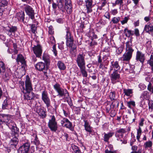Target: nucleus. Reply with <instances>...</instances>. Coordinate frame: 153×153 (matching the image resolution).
Returning <instances> with one entry per match:
<instances>
[{"instance_id":"nucleus-9","label":"nucleus","mask_w":153,"mask_h":153,"mask_svg":"<svg viewBox=\"0 0 153 153\" xmlns=\"http://www.w3.org/2000/svg\"><path fill=\"white\" fill-rule=\"evenodd\" d=\"M25 84V91L30 92L33 90L32 82L28 75H27L26 76Z\"/></svg>"},{"instance_id":"nucleus-47","label":"nucleus","mask_w":153,"mask_h":153,"mask_svg":"<svg viewBox=\"0 0 153 153\" xmlns=\"http://www.w3.org/2000/svg\"><path fill=\"white\" fill-rule=\"evenodd\" d=\"M107 0H102L100 6H98L97 9L101 10L102 9V7L105 6L107 3Z\"/></svg>"},{"instance_id":"nucleus-11","label":"nucleus","mask_w":153,"mask_h":153,"mask_svg":"<svg viewBox=\"0 0 153 153\" xmlns=\"http://www.w3.org/2000/svg\"><path fill=\"white\" fill-rule=\"evenodd\" d=\"M2 76V79L5 81L6 82L9 80L10 78L11 75V70L9 68H7L5 71L0 73Z\"/></svg>"},{"instance_id":"nucleus-7","label":"nucleus","mask_w":153,"mask_h":153,"mask_svg":"<svg viewBox=\"0 0 153 153\" xmlns=\"http://www.w3.org/2000/svg\"><path fill=\"white\" fill-rule=\"evenodd\" d=\"M110 77L111 83L113 84L119 82L121 79L120 74L117 70L114 71L110 75Z\"/></svg>"},{"instance_id":"nucleus-40","label":"nucleus","mask_w":153,"mask_h":153,"mask_svg":"<svg viewBox=\"0 0 153 153\" xmlns=\"http://www.w3.org/2000/svg\"><path fill=\"white\" fill-rule=\"evenodd\" d=\"M7 68L4 63L2 61H0V73L5 71Z\"/></svg>"},{"instance_id":"nucleus-55","label":"nucleus","mask_w":153,"mask_h":153,"mask_svg":"<svg viewBox=\"0 0 153 153\" xmlns=\"http://www.w3.org/2000/svg\"><path fill=\"white\" fill-rule=\"evenodd\" d=\"M30 26L31 27V30L32 32L34 33L36 31V25L35 24L33 25H30Z\"/></svg>"},{"instance_id":"nucleus-52","label":"nucleus","mask_w":153,"mask_h":153,"mask_svg":"<svg viewBox=\"0 0 153 153\" xmlns=\"http://www.w3.org/2000/svg\"><path fill=\"white\" fill-rule=\"evenodd\" d=\"M49 42L50 43H51L53 45H55L56 41L53 36H51L50 37Z\"/></svg>"},{"instance_id":"nucleus-25","label":"nucleus","mask_w":153,"mask_h":153,"mask_svg":"<svg viewBox=\"0 0 153 153\" xmlns=\"http://www.w3.org/2000/svg\"><path fill=\"white\" fill-rule=\"evenodd\" d=\"M36 112L42 118H45L47 116V112L45 110L39 107L36 109Z\"/></svg>"},{"instance_id":"nucleus-2","label":"nucleus","mask_w":153,"mask_h":153,"mask_svg":"<svg viewBox=\"0 0 153 153\" xmlns=\"http://www.w3.org/2000/svg\"><path fill=\"white\" fill-rule=\"evenodd\" d=\"M66 34L65 39H66V45L67 47L70 48V53L73 56L75 54L76 51V46L74 43V39L71 36L68 28H66Z\"/></svg>"},{"instance_id":"nucleus-42","label":"nucleus","mask_w":153,"mask_h":153,"mask_svg":"<svg viewBox=\"0 0 153 153\" xmlns=\"http://www.w3.org/2000/svg\"><path fill=\"white\" fill-rule=\"evenodd\" d=\"M72 148L74 153H80L81 151L77 146L74 145H72Z\"/></svg>"},{"instance_id":"nucleus-24","label":"nucleus","mask_w":153,"mask_h":153,"mask_svg":"<svg viewBox=\"0 0 153 153\" xmlns=\"http://www.w3.org/2000/svg\"><path fill=\"white\" fill-rule=\"evenodd\" d=\"M25 13L24 11H21L18 13L16 14V18L18 19L19 21H22L23 22L27 23L28 22V20L26 19V21H24L25 19Z\"/></svg>"},{"instance_id":"nucleus-46","label":"nucleus","mask_w":153,"mask_h":153,"mask_svg":"<svg viewBox=\"0 0 153 153\" xmlns=\"http://www.w3.org/2000/svg\"><path fill=\"white\" fill-rule=\"evenodd\" d=\"M142 133V130L141 128L139 127V128L137 130V139L138 141H139L140 136Z\"/></svg>"},{"instance_id":"nucleus-26","label":"nucleus","mask_w":153,"mask_h":153,"mask_svg":"<svg viewBox=\"0 0 153 153\" xmlns=\"http://www.w3.org/2000/svg\"><path fill=\"white\" fill-rule=\"evenodd\" d=\"M18 137V136L12 135L13 137L11 139L10 144L11 146H14V147H13V148L14 147L15 148H16L19 142V140L17 137Z\"/></svg>"},{"instance_id":"nucleus-5","label":"nucleus","mask_w":153,"mask_h":153,"mask_svg":"<svg viewBox=\"0 0 153 153\" xmlns=\"http://www.w3.org/2000/svg\"><path fill=\"white\" fill-rule=\"evenodd\" d=\"M51 119L49 120L48 126L51 130L53 131L56 132L57 130V123L54 115L51 116Z\"/></svg>"},{"instance_id":"nucleus-54","label":"nucleus","mask_w":153,"mask_h":153,"mask_svg":"<svg viewBox=\"0 0 153 153\" xmlns=\"http://www.w3.org/2000/svg\"><path fill=\"white\" fill-rule=\"evenodd\" d=\"M116 132H117V133H120L123 135V134L126 132V131L125 128H121L118 129Z\"/></svg>"},{"instance_id":"nucleus-1","label":"nucleus","mask_w":153,"mask_h":153,"mask_svg":"<svg viewBox=\"0 0 153 153\" xmlns=\"http://www.w3.org/2000/svg\"><path fill=\"white\" fill-rule=\"evenodd\" d=\"M12 117L11 115L8 114H0V126L2 128L3 125H6L9 128H11L12 135L19 136V128L12 120Z\"/></svg>"},{"instance_id":"nucleus-18","label":"nucleus","mask_w":153,"mask_h":153,"mask_svg":"<svg viewBox=\"0 0 153 153\" xmlns=\"http://www.w3.org/2000/svg\"><path fill=\"white\" fill-rule=\"evenodd\" d=\"M30 147L29 143H24L19 148V153H28Z\"/></svg>"},{"instance_id":"nucleus-19","label":"nucleus","mask_w":153,"mask_h":153,"mask_svg":"<svg viewBox=\"0 0 153 153\" xmlns=\"http://www.w3.org/2000/svg\"><path fill=\"white\" fill-rule=\"evenodd\" d=\"M65 8L68 14H70L72 11V7L71 0H65Z\"/></svg>"},{"instance_id":"nucleus-6","label":"nucleus","mask_w":153,"mask_h":153,"mask_svg":"<svg viewBox=\"0 0 153 153\" xmlns=\"http://www.w3.org/2000/svg\"><path fill=\"white\" fill-rule=\"evenodd\" d=\"M85 55L83 53H80L78 54L76 59V61L79 67L85 66Z\"/></svg>"},{"instance_id":"nucleus-36","label":"nucleus","mask_w":153,"mask_h":153,"mask_svg":"<svg viewBox=\"0 0 153 153\" xmlns=\"http://www.w3.org/2000/svg\"><path fill=\"white\" fill-rule=\"evenodd\" d=\"M42 59L44 61L46 65H49L50 63V57L46 54H44L42 56Z\"/></svg>"},{"instance_id":"nucleus-14","label":"nucleus","mask_w":153,"mask_h":153,"mask_svg":"<svg viewBox=\"0 0 153 153\" xmlns=\"http://www.w3.org/2000/svg\"><path fill=\"white\" fill-rule=\"evenodd\" d=\"M4 30L7 35L10 36L12 35V33L15 34L17 30V28L15 26H8L4 28Z\"/></svg>"},{"instance_id":"nucleus-58","label":"nucleus","mask_w":153,"mask_h":153,"mask_svg":"<svg viewBox=\"0 0 153 153\" xmlns=\"http://www.w3.org/2000/svg\"><path fill=\"white\" fill-rule=\"evenodd\" d=\"M49 33L50 34H53L54 33L53 29V27L51 25L49 27Z\"/></svg>"},{"instance_id":"nucleus-28","label":"nucleus","mask_w":153,"mask_h":153,"mask_svg":"<svg viewBox=\"0 0 153 153\" xmlns=\"http://www.w3.org/2000/svg\"><path fill=\"white\" fill-rule=\"evenodd\" d=\"M132 39H131L129 41L126 43V51H134V50L132 48Z\"/></svg>"},{"instance_id":"nucleus-15","label":"nucleus","mask_w":153,"mask_h":153,"mask_svg":"<svg viewBox=\"0 0 153 153\" xmlns=\"http://www.w3.org/2000/svg\"><path fill=\"white\" fill-rule=\"evenodd\" d=\"M94 0H85V6L86 7V13L89 14L92 12V7L94 5L93 4L94 3Z\"/></svg>"},{"instance_id":"nucleus-23","label":"nucleus","mask_w":153,"mask_h":153,"mask_svg":"<svg viewBox=\"0 0 153 153\" xmlns=\"http://www.w3.org/2000/svg\"><path fill=\"white\" fill-rule=\"evenodd\" d=\"M103 56L102 57L103 62L106 64H108V61L107 60L110 56V53L109 51L106 49H104L103 51Z\"/></svg>"},{"instance_id":"nucleus-59","label":"nucleus","mask_w":153,"mask_h":153,"mask_svg":"<svg viewBox=\"0 0 153 153\" xmlns=\"http://www.w3.org/2000/svg\"><path fill=\"white\" fill-rule=\"evenodd\" d=\"M97 63L98 64H99V63H104L102 61V58H101V57L100 55L97 56Z\"/></svg>"},{"instance_id":"nucleus-53","label":"nucleus","mask_w":153,"mask_h":153,"mask_svg":"<svg viewBox=\"0 0 153 153\" xmlns=\"http://www.w3.org/2000/svg\"><path fill=\"white\" fill-rule=\"evenodd\" d=\"M123 50V48L122 47H119L116 50V54L118 55L120 54Z\"/></svg>"},{"instance_id":"nucleus-10","label":"nucleus","mask_w":153,"mask_h":153,"mask_svg":"<svg viewBox=\"0 0 153 153\" xmlns=\"http://www.w3.org/2000/svg\"><path fill=\"white\" fill-rule=\"evenodd\" d=\"M61 124L62 126L65 127L71 131L74 129L72 123L67 118H63L61 121Z\"/></svg>"},{"instance_id":"nucleus-30","label":"nucleus","mask_w":153,"mask_h":153,"mask_svg":"<svg viewBox=\"0 0 153 153\" xmlns=\"http://www.w3.org/2000/svg\"><path fill=\"white\" fill-rule=\"evenodd\" d=\"M111 64L113 68H114V71L117 70V71H118L120 70V66L118 61H112L111 62Z\"/></svg>"},{"instance_id":"nucleus-16","label":"nucleus","mask_w":153,"mask_h":153,"mask_svg":"<svg viewBox=\"0 0 153 153\" xmlns=\"http://www.w3.org/2000/svg\"><path fill=\"white\" fill-rule=\"evenodd\" d=\"M33 50L36 57L41 58L42 53V49L41 46L40 45L34 46L33 47Z\"/></svg>"},{"instance_id":"nucleus-60","label":"nucleus","mask_w":153,"mask_h":153,"mask_svg":"<svg viewBox=\"0 0 153 153\" xmlns=\"http://www.w3.org/2000/svg\"><path fill=\"white\" fill-rule=\"evenodd\" d=\"M147 64H151L153 63V55H151L149 60L147 61Z\"/></svg>"},{"instance_id":"nucleus-12","label":"nucleus","mask_w":153,"mask_h":153,"mask_svg":"<svg viewBox=\"0 0 153 153\" xmlns=\"http://www.w3.org/2000/svg\"><path fill=\"white\" fill-rule=\"evenodd\" d=\"M48 65L42 62H39L36 64L35 66L36 70L39 71H45L48 69Z\"/></svg>"},{"instance_id":"nucleus-27","label":"nucleus","mask_w":153,"mask_h":153,"mask_svg":"<svg viewBox=\"0 0 153 153\" xmlns=\"http://www.w3.org/2000/svg\"><path fill=\"white\" fill-rule=\"evenodd\" d=\"M85 123L84 126L86 131L90 134L92 132V128L90 126L89 123L86 120H84Z\"/></svg>"},{"instance_id":"nucleus-64","label":"nucleus","mask_w":153,"mask_h":153,"mask_svg":"<svg viewBox=\"0 0 153 153\" xmlns=\"http://www.w3.org/2000/svg\"><path fill=\"white\" fill-rule=\"evenodd\" d=\"M111 14L113 15H115L118 13L117 9H114L111 11Z\"/></svg>"},{"instance_id":"nucleus-8","label":"nucleus","mask_w":153,"mask_h":153,"mask_svg":"<svg viewBox=\"0 0 153 153\" xmlns=\"http://www.w3.org/2000/svg\"><path fill=\"white\" fill-rule=\"evenodd\" d=\"M24 10L29 18L33 20L35 18V13L33 8L28 5H26L24 7Z\"/></svg>"},{"instance_id":"nucleus-62","label":"nucleus","mask_w":153,"mask_h":153,"mask_svg":"<svg viewBox=\"0 0 153 153\" xmlns=\"http://www.w3.org/2000/svg\"><path fill=\"white\" fill-rule=\"evenodd\" d=\"M123 135L122 134L120 133H117V132H116L115 134V136L116 137H121L123 138Z\"/></svg>"},{"instance_id":"nucleus-39","label":"nucleus","mask_w":153,"mask_h":153,"mask_svg":"<svg viewBox=\"0 0 153 153\" xmlns=\"http://www.w3.org/2000/svg\"><path fill=\"white\" fill-rule=\"evenodd\" d=\"M33 137H34V139L33 141H32V142L36 146H38L40 142L39 140H38L37 135L35 134H33Z\"/></svg>"},{"instance_id":"nucleus-45","label":"nucleus","mask_w":153,"mask_h":153,"mask_svg":"<svg viewBox=\"0 0 153 153\" xmlns=\"http://www.w3.org/2000/svg\"><path fill=\"white\" fill-rule=\"evenodd\" d=\"M24 82L23 81H20L19 83V87L21 90V91L23 93L25 91V88L24 87Z\"/></svg>"},{"instance_id":"nucleus-51","label":"nucleus","mask_w":153,"mask_h":153,"mask_svg":"<svg viewBox=\"0 0 153 153\" xmlns=\"http://www.w3.org/2000/svg\"><path fill=\"white\" fill-rule=\"evenodd\" d=\"M109 97L111 100H114L115 98V92L114 91H111L110 92Z\"/></svg>"},{"instance_id":"nucleus-48","label":"nucleus","mask_w":153,"mask_h":153,"mask_svg":"<svg viewBox=\"0 0 153 153\" xmlns=\"http://www.w3.org/2000/svg\"><path fill=\"white\" fill-rule=\"evenodd\" d=\"M147 89L151 93V94H153V85H152V84L151 82H149V83L147 86Z\"/></svg>"},{"instance_id":"nucleus-4","label":"nucleus","mask_w":153,"mask_h":153,"mask_svg":"<svg viewBox=\"0 0 153 153\" xmlns=\"http://www.w3.org/2000/svg\"><path fill=\"white\" fill-rule=\"evenodd\" d=\"M41 99L45 104L47 108H48L51 106L50 99L46 91L44 90L42 92Z\"/></svg>"},{"instance_id":"nucleus-61","label":"nucleus","mask_w":153,"mask_h":153,"mask_svg":"<svg viewBox=\"0 0 153 153\" xmlns=\"http://www.w3.org/2000/svg\"><path fill=\"white\" fill-rule=\"evenodd\" d=\"M127 72V73H128V70L129 68H130V65L129 64H126V67H124L123 68Z\"/></svg>"},{"instance_id":"nucleus-57","label":"nucleus","mask_w":153,"mask_h":153,"mask_svg":"<svg viewBox=\"0 0 153 153\" xmlns=\"http://www.w3.org/2000/svg\"><path fill=\"white\" fill-rule=\"evenodd\" d=\"M123 0H116V4H120V7H121V6H123Z\"/></svg>"},{"instance_id":"nucleus-43","label":"nucleus","mask_w":153,"mask_h":153,"mask_svg":"<svg viewBox=\"0 0 153 153\" xmlns=\"http://www.w3.org/2000/svg\"><path fill=\"white\" fill-rule=\"evenodd\" d=\"M120 19V17H114L112 19L111 22H112L114 24H116L119 22Z\"/></svg>"},{"instance_id":"nucleus-49","label":"nucleus","mask_w":153,"mask_h":153,"mask_svg":"<svg viewBox=\"0 0 153 153\" xmlns=\"http://www.w3.org/2000/svg\"><path fill=\"white\" fill-rule=\"evenodd\" d=\"M57 3L58 8L63 12L64 8L63 2H57Z\"/></svg>"},{"instance_id":"nucleus-21","label":"nucleus","mask_w":153,"mask_h":153,"mask_svg":"<svg viewBox=\"0 0 153 153\" xmlns=\"http://www.w3.org/2000/svg\"><path fill=\"white\" fill-rule=\"evenodd\" d=\"M16 61L18 64L19 62H20L22 64V67L25 68L26 65V62L24 57L22 54H19L17 55Z\"/></svg>"},{"instance_id":"nucleus-13","label":"nucleus","mask_w":153,"mask_h":153,"mask_svg":"<svg viewBox=\"0 0 153 153\" xmlns=\"http://www.w3.org/2000/svg\"><path fill=\"white\" fill-rule=\"evenodd\" d=\"M145 59V54L142 52L137 51L136 53V60L140 62L142 64L144 62Z\"/></svg>"},{"instance_id":"nucleus-31","label":"nucleus","mask_w":153,"mask_h":153,"mask_svg":"<svg viewBox=\"0 0 153 153\" xmlns=\"http://www.w3.org/2000/svg\"><path fill=\"white\" fill-rule=\"evenodd\" d=\"M8 100L7 98L4 100L2 106V108L3 109H9V108L11 109L12 108V107H10V108L9 107Z\"/></svg>"},{"instance_id":"nucleus-41","label":"nucleus","mask_w":153,"mask_h":153,"mask_svg":"<svg viewBox=\"0 0 153 153\" xmlns=\"http://www.w3.org/2000/svg\"><path fill=\"white\" fill-rule=\"evenodd\" d=\"M149 109L150 112L153 111V101L152 100H148Z\"/></svg>"},{"instance_id":"nucleus-34","label":"nucleus","mask_w":153,"mask_h":153,"mask_svg":"<svg viewBox=\"0 0 153 153\" xmlns=\"http://www.w3.org/2000/svg\"><path fill=\"white\" fill-rule=\"evenodd\" d=\"M149 92L147 91H144L143 92L141 95V98L148 100H149Z\"/></svg>"},{"instance_id":"nucleus-56","label":"nucleus","mask_w":153,"mask_h":153,"mask_svg":"<svg viewBox=\"0 0 153 153\" xmlns=\"http://www.w3.org/2000/svg\"><path fill=\"white\" fill-rule=\"evenodd\" d=\"M52 51L55 56H56L57 54V51L56 49V45H53L52 47Z\"/></svg>"},{"instance_id":"nucleus-38","label":"nucleus","mask_w":153,"mask_h":153,"mask_svg":"<svg viewBox=\"0 0 153 153\" xmlns=\"http://www.w3.org/2000/svg\"><path fill=\"white\" fill-rule=\"evenodd\" d=\"M127 106L130 109H133V107L135 106V103L134 101H131L127 102Z\"/></svg>"},{"instance_id":"nucleus-63","label":"nucleus","mask_w":153,"mask_h":153,"mask_svg":"<svg viewBox=\"0 0 153 153\" xmlns=\"http://www.w3.org/2000/svg\"><path fill=\"white\" fill-rule=\"evenodd\" d=\"M104 16L108 19H110L111 17L110 13L108 12H106L104 14Z\"/></svg>"},{"instance_id":"nucleus-33","label":"nucleus","mask_w":153,"mask_h":153,"mask_svg":"<svg viewBox=\"0 0 153 153\" xmlns=\"http://www.w3.org/2000/svg\"><path fill=\"white\" fill-rule=\"evenodd\" d=\"M124 33L126 37H129L134 34L133 31L128 30L127 28H126L124 30Z\"/></svg>"},{"instance_id":"nucleus-20","label":"nucleus","mask_w":153,"mask_h":153,"mask_svg":"<svg viewBox=\"0 0 153 153\" xmlns=\"http://www.w3.org/2000/svg\"><path fill=\"white\" fill-rule=\"evenodd\" d=\"M23 93L24 94V100L25 101L33 100L35 97V94L33 92H31V91L26 92L25 91L24 93Z\"/></svg>"},{"instance_id":"nucleus-35","label":"nucleus","mask_w":153,"mask_h":153,"mask_svg":"<svg viewBox=\"0 0 153 153\" xmlns=\"http://www.w3.org/2000/svg\"><path fill=\"white\" fill-rule=\"evenodd\" d=\"M57 66L60 70H64L66 69V66L64 63L61 61H59L57 63Z\"/></svg>"},{"instance_id":"nucleus-37","label":"nucleus","mask_w":153,"mask_h":153,"mask_svg":"<svg viewBox=\"0 0 153 153\" xmlns=\"http://www.w3.org/2000/svg\"><path fill=\"white\" fill-rule=\"evenodd\" d=\"M79 68L83 76L84 77H86L87 76V73L85 70V66L80 67Z\"/></svg>"},{"instance_id":"nucleus-29","label":"nucleus","mask_w":153,"mask_h":153,"mask_svg":"<svg viewBox=\"0 0 153 153\" xmlns=\"http://www.w3.org/2000/svg\"><path fill=\"white\" fill-rule=\"evenodd\" d=\"M104 136L103 140L105 142H108L109 139L114 134V132H110L108 133H104Z\"/></svg>"},{"instance_id":"nucleus-32","label":"nucleus","mask_w":153,"mask_h":153,"mask_svg":"<svg viewBox=\"0 0 153 153\" xmlns=\"http://www.w3.org/2000/svg\"><path fill=\"white\" fill-rule=\"evenodd\" d=\"M123 93L125 95L130 97L132 96L133 90L132 89H123Z\"/></svg>"},{"instance_id":"nucleus-44","label":"nucleus","mask_w":153,"mask_h":153,"mask_svg":"<svg viewBox=\"0 0 153 153\" xmlns=\"http://www.w3.org/2000/svg\"><path fill=\"white\" fill-rule=\"evenodd\" d=\"M152 141L150 140H149L146 142L144 144V146L145 148H151L152 147Z\"/></svg>"},{"instance_id":"nucleus-50","label":"nucleus","mask_w":153,"mask_h":153,"mask_svg":"<svg viewBox=\"0 0 153 153\" xmlns=\"http://www.w3.org/2000/svg\"><path fill=\"white\" fill-rule=\"evenodd\" d=\"M129 19V17L128 16H125L123 19L120 21L122 25L127 23L128 20Z\"/></svg>"},{"instance_id":"nucleus-17","label":"nucleus","mask_w":153,"mask_h":153,"mask_svg":"<svg viewBox=\"0 0 153 153\" xmlns=\"http://www.w3.org/2000/svg\"><path fill=\"white\" fill-rule=\"evenodd\" d=\"M133 52L126 51L123 54V56L121 58V60L124 62H128L131 59L132 53Z\"/></svg>"},{"instance_id":"nucleus-3","label":"nucleus","mask_w":153,"mask_h":153,"mask_svg":"<svg viewBox=\"0 0 153 153\" xmlns=\"http://www.w3.org/2000/svg\"><path fill=\"white\" fill-rule=\"evenodd\" d=\"M53 88L58 93L57 96L59 97H65L68 98L69 94L68 91L65 89H63L60 87V85L56 83L53 86Z\"/></svg>"},{"instance_id":"nucleus-22","label":"nucleus","mask_w":153,"mask_h":153,"mask_svg":"<svg viewBox=\"0 0 153 153\" xmlns=\"http://www.w3.org/2000/svg\"><path fill=\"white\" fill-rule=\"evenodd\" d=\"M143 31L150 34L153 31V23H148L144 26Z\"/></svg>"}]
</instances>
